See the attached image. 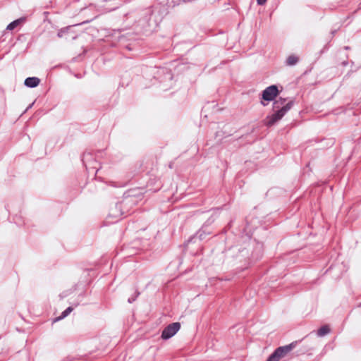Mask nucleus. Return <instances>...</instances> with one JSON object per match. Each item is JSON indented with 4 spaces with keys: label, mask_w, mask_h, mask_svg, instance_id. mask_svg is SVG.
<instances>
[{
    "label": "nucleus",
    "mask_w": 361,
    "mask_h": 361,
    "mask_svg": "<svg viewBox=\"0 0 361 361\" xmlns=\"http://www.w3.org/2000/svg\"><path fill=\"white\" fill-rule=\"evenodd\" d=\"M292 106V102H288L285 106H281L280 109H274L275 113L266 117L264 122L267 126H271L279 121L288 111Z\"/></svg>",
    "instance_id": "f257e3e1"
},
{
    "label": "nucleus",
    "mask_w": 361,
    "mask_h": 361,
    "mask_svg": "<svg viewBox=\"0 0 361 361\" xmlns=\"http://www.w3.org/2000/svg\"><path fill=\"white\" fill-rule=\"evenodd\" d=\"M292 106V102H288L285 106H281L280 109H274L275 113L266 117L264 122L267 126H271L279 121L288 111Z\"/></svg>",
    "instance_id": "f03ea898"
},
{
    "label": "nucleus",
    "mask_w": 361,
    "mask_h": 361,
    "mask_svg": "<svg viewBox=\"0 0 361 361\" xmlns=\"http://www.w3.org/2000/svg\"><path fill=\"white\" fill-rule=\"evenodd\" d=\"M295 346L294 343L289 345L279 347L269 357L267 361H279L289 353Z\"/></svg>",
    "instance_id": "7ed1b4c3"
},
{
    "label": "nucleus",
    "mask_w": 361,
    "mask_h": 361,
    "mask_svg": "<svg viewBox=\"0 0 361 361\" xmlns=\"http://www.w3.org/2000/svg\"><path fill=\"white\" fill-rule=\"evenodd\" d=\"M180 324L179 322H174L167 326L162 331L161 338L163 339H169L174 336L176 332L180 329Z\"/></svg>",
    "instance_id": "20e7f679"
},
{
    "label": "nucleus",
    "mask_w": 361,
    "mask_h": 361,
    "mask_svg": "<svg viewBox=\"0 0 361 361\" xmlns=\"http://www.w3.org/2000/svg\"><path fill=\"white\" fill-rule=\"evenodd\" d=\"M279 94L278 88L276 85H271L267 87L262 92V99L266 101L273 100Z\"/></svg>",
    "instance_id": "39448f33"
},
{
    "label": "nucleus",
    "mask_w": 361,
    "mask_h": 361,
    "mask_svg": "<svg viewBox=\"0 0 361 361\" xmlns=\"http://www.w3.org/2000/svg\"><path fill=\"white\" fill-rule=\"evenodd\" d=\"M40 80L36 77L27 78L25 80V85L29 87H35L39 84Z\"/></svg>",
    "instance_id": "423d86ee"
},
{
    "label": "nucleus",
    "mask_w": 361,
    "mask_h": 361,
    "mask_svg": "<svg viewBox=\"0 0 361 361\" xmlns=\"http://www.w3.org/2000/svg\"><path fill=\"white\" fill-rule=\"evenodd\" d=\"M25 20V18H18V19L13 21L10 24H8L7 27H6V30H13L16 27H17L18 26L20 25L23 23H24Z\"/></svg>",
    "instance_id": "0eeeda50"
},
{
    "label": "nucleus",
    "mask_w": 361,
    "mask_h": 361,
    "mask_svg": "<svg viewBox=\"0 0 361 361\" xmlns=\"http://www.w3.org/2000/svg\"><path fill=\"white\" fill-rule=\"evenodd\" d=\"M331 331V327L329 325H324L322 326L321 328H319L318 330H317V336H319V337H323L326 335H327L328 334H329Z\"/></svg>",
    "instance_id": "6e6552de"
},
{
    "label": "nucleus",
    "mask_w": 361,
    "mask_h": 361,
    "mask_svg": "<svg viewBox=\"0 0 361 361\" xmlns=\"http://www.w3.org/2000/svg\"><path fill=\"white\" fill-rule=\"evenodd\" d=\"M299 61V57L296 55L292 54L288 56L286 59V65L287 66H294Z\"/></svg>",
    "instance_id": "1a4fd4ad"
},
{
    "label": "nucleus",
    "mask_w": 361,
    "mask_h": 361,
    "mask_svg": "<svg viewBox=\"0 0 361 361\" xmlns=\"http://www.w3.org/2000/svg\"><path fill=\"white\" fill-rule=\"evenodd\" d=\"M287 103L285 99L279 98L274 102V109H280L281 106H285Z\"/></svg>",
    "instance_id": "9d476101"
},
{
    "label": "nucleus",
    "mask_w": 361,
    "mask_h": 361,
    "mask_svg": "<svg viewBox=\"0 0 361 361\" xmlns=\"http://www.w3.org/2000/svg\"><path fill=\"white\" fill-rule=\"evenodd\" d=\"M70 28H71V27H66L61 29L58 32V34H57L58 37L59 38L65 37L68 34Z\"/></svg>",
    "instance_id": "9b49d317"
},
{
    "label": "nucleus",
    "mask_w": 361,
    "mask_h": 361,
    "mask_svg": "<svg viewBox=\"0 0 361 361\" xmlns=\"http://www.w3.org/2000/svg\"><path fill=\"white\" fill-rule=\"evenodd\" d=\"M72 311H73V308L71 307H68L64 312H62V314L60 317H59L54 319V322L59 321V320L66 317Z\"/></svg>",
    "instance_id": "f8f14e48"
},
{
    "label": "nucleus",
    "mask_w": 361,
    "mask_h": 361,
    "mask_svg": "<svg viewBox=\"0 0 361 361\" xmlns=\"http://www.w3.org/2000/svg\"><path fill=\"white\" fill-rule=\"evenodd\" d=\"M267 0H257L259 5H264Z\"/></svg>",
    "instance_id": "ddd939ff"
}]
</instances>
